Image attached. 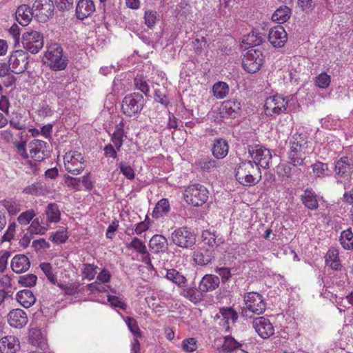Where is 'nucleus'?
I'll list each match as a JSON object with an SVG mask.
<instances>
[{"label":"nucleus","instance_id":"1","mask_svg":"<svg viewBox=\"0 0 353 353\" xmlns=\"http://www.w3.org/2000/svg\"><path fill=\"white\" fill-rule=\"evenodd\" d=\"M43 59L44 63L53 71L65 70L68 64V58L63 55V48L57 43L47 47Z\"/></svg>","mask_w":353,"mask_h":353},{"label":"nucleus","instance_id":"2","mask_svg":"<svg viewBox=\"0 0 353 353\" xmlns=\"http://www.w3.org/2000/svg\"><path fill=\"white\" fill-rule=\"evenodd\" d=\"M248 153L252 159L253 164L257 168L259 174V179H261V168L268 169L270 166L272 155L270 150L261 145H250Z\"/></svg>","mask_w":353,"mask_h":353},{"label":"nucleus","instance_id":"3","mask_svg":"<svg viewBox=\"0 0 353 353\" xmlns=\"http://www.w3.org/2000/svg\"><path fill=\"white\" fill-rule=\"evenodd\" d=\"M257 171L252 161H243L238 164L235 168V177L236 180L244 186H251L259 181L253 174Z\"/></svg>","mask_w":353,"mask_h":353},{"label":"nucleus","instance_id":"4","mask_svg":"<svg viewBox=\"0 0 353 353\" xmlns=\"http://www.w3.org/2000/svg\"><path fill=\"white\" fill-rule=\"evenodd\" d=\"M184 196L187 203L193 206L199 207L208 201L209 192L203 185L192 184L185 189Z\"/></svg>","mask_w":353,"mask_h":353},{"label":"nucleus","instance_id":"5","mask_svg":"<svg viewBox=\"0 0 353 353\" xmlns=\"http://www.w3.org/2000/svg\"><path fill=\"white\" fill-rule=\"evenodd\" d=\"M290 97L274 95L267 98L264 104L265 114L268 117H276L287 110Z\"/></svg>","mask_w":353,"mask_h":353},{"label":"nucleus","instance_id":"6","mask_svg":"<svg viewBox=\"0 0 353 353\" xmlns=\"http://www.w3.org/2000/svg\"><path fill=\"white\" fill-rule=\"evenodd\" d=\"M144 102L143 97L139 93L134 92L128 94L122 101V112L127 117L134 116L141 111Z\"/></svg>","mask_w":353,"mask_h":353},{"label":"nucleus","instance_id":"7","mask_svg":"<svg viewBox=\"0 0 353 353\" xmlns=\"http://www.w3.org/2000/svg\"><path fill=\"white\" fill-rule=\"evenodd\" d=\"M22 44L26 50L37 54L43 47V36L38 31L29 30L22 35Z\"/></svg>","mask_w":353,"mask_h":353},{"label":"nucleus","instance_id":"8","mask_svg":"<svg viewBox=\"0 0 353 353\" xmlns=\"http://www.w3.org/2000/svg\"><path fill=\"white\" fill-rule=\"evenodd\" d=\"M63 161L65 170L72 175H78L85 169L84 157L79 152L71 151L66 153Z\"/></svg>","mask_w":353,"mask_h":353},{"label":"nucleus","instance_id":"9","mask_svg":"<svg viewBox=\"0 0 353 353\" xmlns=\"http://www.w3.org/2000/svg\"><path fill=\"white\" fill-rule=\"evenodd\" d=\"M172 242L179 247L190 248L196 242V234L188 227H181L172 234Z\"/></svg>","mask_w":353,"mask_h":353},{"label":"nucleus","instance_id":"10","mask_svg":"<svg viewBox=\"0 0 353 353\" xmlns=\"http://www.w3.org/2000/svg\"><path fill=\"white\" fill-rule=\"evenodd\" d=\"M263 63V56L258 49H250L244 55L242 61L243 69L252 74L259 71Z\"/></svg>","mask_w":353,"mask_h":353},{"label":"nucleus","instance_id":"11","mask_svg":"<svg viewBox=\"0 0 353 353\" xmlns=\"http://www.w3.org/2000/svg\"><path fill=\"white\" fill-rule=\"evenodd\" d=\"M28 54L23 50H15L10 56L8 63L15 74L23 73L28 65Z\"/></svg>","mask_w":353,"mask_h":353},{"label":"nucleus","instance_id":"12","mask_svg":"<svg viewBox=\"0 0 353 353\" xmlns=\"http://www.w3.org/2000/svg\"><path fill=\"white\" fill-rule=\"evenodd\" d=\"M32 10L37 20L45 22L53 14L54 4L51 0H36Z\"/></svg>","mask_w":353,"mask_h":353},{"label":"nucleus","instance_id":"13","mask_svg":"<svg viewBox=\"0 0 353 353\" xmlns=\"http://www.w3.org/2000/svg\"><path fill=\"white\" fill-rule=\"evenodd\" d=\"M336 177L348 179L353 173V159L347 156L339 158L334 163Z\"/></svg>","mask_w":353,"mask_h":353},{"label":"nucleus","instance_id":"14","mask_svg":"<svg viewBox=\"0 0 353 353\" xmlns=\"http://www.w3.org/2000/svg\"><path fill=\"white\" fill-rule=\"evenodd\" d=\"M268 40L274 48H282L288 40L287 32L282 26H276L269 31Z\"/></svg>","mask_w":353,"mask_h":353},{"label":"nucleus","instance_id":"15","mask_svg":"<svg viewBox=\"0 0 353 353\" xmlns=\"http://www.w3.org/2000/svg\"><path fill=\"white\" fill-rule=\"evenodd\" d=\"M29 147L31 157L34 161L41 162L47 157V142L39 139H34L30 143Z\"/></svg>","mask_w":353,"mask_h":353},{"label":"nucleus","instance_id":"16","mask_svg":"<svg viewBox=\"0 0 353 353\" xmlns=\"http://www.w3.org/2000/svg\"><path fill=\"white\" fill-rule=\"evenodd\" d=\"M252 325L256 332L263 339H268L274 334L272 325L268 319L263 316L254 318Z\"/></svg>","mask_w":353,"mask_h":353},{"label":"nucleus","instance_id":"17","mask_svg":"<svg viewBox=\"0 0 353 353\" xmlns=\"http://www.w3.org/2000/svg\"><path fill=\"white\" fill-rule=\"evenodd\" d=\"M21 349L19 339L12 335L1 336L0 339L1 353H17Z\"/></svg>","mask_w":353,"mask_h":353},{"label":"nucleus","instance_id":"18","mask_svg":"<svg viewBox=\"0 0 353 353\" xmlns=\"http://www.w3.org/2000/svg\"><path fill=\"white\" fill-rule=\"evenodd\" d=\"M220 284V279L218 276L208 274L204 275L201 279L198 291L201 293H205L215 290Z\"/></svg>","mask_w":353,"mask_h":353},{"label":"nucleus","instance_id":"19","mask_svg":"<svg viewBox=\"0 0 353 353\" xmlns=\"http://www.w3.org/2000/svg\"><path fill=\"white\" fill-rule=\"evenodd\" d=\"M96 10L92 0H79L76 6L75 15L79 20H84L90 17Z\"/></svg>","mask_w":353,"mask_h":353},{"label":"nucleus","instance_id":"20","mask_svg":"<svg viewBox=\"0 0 353 353\" xmlns=\"http://www.w3.org/2000/svg\"><path fill=\"white\" fill-rule=\"evenodd\" d=\"M243 301L246 309H265V303L263 296L257 292H250L245 294Z\"/></svg>","mask_w":353,"mask_h":353},{"label":"nucleus","instance_id":"21","mask_svg":"<svg viewBox=\"0 0 353 353\" xmlns=\"http://www.w3.org/2000/svg\"><path fill=\"white\" fill-rule=\"evenodd\" d=\"M8 321L10 326L21 328L27 324L28 316L24 310H10Z\"/></svg>","mask_w":353,"mask_h":353},{"label":"nucleus","instance_id":"22","mask_svg":"<svg viewBox=\"0 0 353 353\" xmlns=\"http://www.w3.org/2000/svg\"><path fill=\"white\" fill-rule=\"evenodd\" d=\"M34 14L32 8L26 4L19 6L15 12L17 21L23 26L29 24Z\"/></svg>","mask_w":353,"mask_h":353},{"label":"nucleus","instance_id":"23","mask_svg":"<svg viewBox=\"0 0 353 353\" xmlns=\"http://www.w3.org/2000/svg\"><path fill=\"white\" fill-rule=\"evenodd\" d=\"M304 206L311 210H317L319 205L317 195L312 188H307L300 196Z\"/></svg>","mask_w":353,"mask_h":353},{"label":"nucleus","instance_id":"24","mask_svg":"<svg viewBox=\"0 0 353 353\" xmlns=\"http://www.w3.org/2000/svg\"><path fill=\"white\" fill-rule=\"evenodd\" d=\"M30 261L29 259L24 254H17L12 259V270L17 274L26 272L30 268Z\"/></svg>","mask_w":353,"mask_h":353},{"label":"nucleus","instance_id":"25","mask_svg":"<svg viewBox=\"0 0 353 353\" xmlns=\"http://www.w3.org/2000/svg\"><path fill=\"white\" fill-rule=\"evenodd\" d=\"M229 151L228 141L224 139H216L214 140L212 152L213 156L217 159H222L226 157Z\"/></svg>","mask_w":353,"mask_h":353},{"label":"nucleus","instance_id":"26","mask_svg":"<svg viewBox=\"0 0 353 353\" xmlns=\"http://www.w3.org/2000/svg\"><path fill=\"white\" fill-rule=\"evenodd\" d=\"M29 342L34 346L45 350L46 344V334L41 330L37 328H31L28 334Z\"/></svg>","mask_w":353,"mask_h":353},{"label":"nucleus","instance_id":"27","mask_svg":"<svg viewBox=\"0 0 353 353\" xmlns=\"http://www.w3.org/2000/svg\"><path fill=\"white\" fill-rule=\"evenodd\" d=\"M241 103L235 99H229L223 102L221 108V114L227 117H235L241 110Z\"/></svg>","mask_w":353,"mask_h":353},{"label":"nucleus","instance_id":"28","mask_svg":"<svg viewBox=\"0 0 353 353\" xmlns=\"http://www.w3.org/2000/svg\"><path fill=\"white\" fill-rule=\"evenodd\" d=\"M325 264L332 270H341L342 265L339 256V250L335 248H330L325 256Z\"/></svg>","mask_w":353,"mask_h":353},{"label":"nucleus","instance_id":"29","mask_svg":"<svg viewBox=\"0 0 353 353\" xmlns=\"http://www.w3.org/2000/svg\"><path fill=\"white\" fill-rule=\"evenodd\" d=\"M150 249L154 253L165 252L168 249V241L162 235H154L149 242Z\"/></svg>","mask_w":353,"mask_h":353},{"label":"nucleus","instance_id":"30","mask_svg":"<svg viewBox=\"0 0 353 353\" xmlns=\"http://www.w3.org/2000/svg\"><path fill=\"white\" fill-rule=\"evenodd\" d=\"M212 251L205 248H201L194 254V261L199 265H206L214 259Z\"/></svg>","mask_w":353,"mask_h":353},{"label":"nucleus","instance_id":"31","mask_svg":"<svg viewBox=\"0 0 353 353\" xmlns=\"http://www.w3.org/2000/svg\"><path fill=\"white\" fill-rule=\"evenodd\" d=\"M305 150L290 148L288 154L290 163L294 166L303 165L305 159Z\"/></svg>","mask_w":353,"mask_h":353},{"label":"nucleus","instance_id":"32","mask_svg":"<svg viewBox=\"0 0 353 353\" xmlns=\"http://www.w3.org/2000/svg\"><path fill=\"white\" fill-rule=\"evenodd\" d=\"M165 277L180 288L185 287L187 283L185 276L176 269L165 270Z\"/></svg>","mask_w":353,"mask_h":353},{"label":"nucleus","instance_id":"33","mask_svg":"<svg viewBox=\"0 0 353 353\" xmlns=\"http://www.w3.org/2000/svg\"><path fill=\"white\" fill-rule=\"evenodd\" d=\"M18 302L26 309L31 307L36 301L34 294L29 290H23L17 294Z\"/></svg>","mask_w":353,"mask_h":353},{"label":"nucleus","instance_id":"34","mask_svg":"<svg viewBox=\"0 0 353 353\" xmlns=\"http://www.w3.org/2000/svg\"><path fill=\"white\" fill-rule=\"evenodd\" d=\"M307 137L305 133H294L289 140L290 148L306 150L307 148Z\"/></svg>","mask_w":353,"mask_h":353},{"label":"nucleus","instance_id":"35","mask_svg":"<svg viewBox=\"0 0 353 353\" xmlns=\"http://www.w3.org/2000/svg\"><path fill=\"white\" fill-rule=\"evenodd\" d=\"M292 12L290 8L283 6L276 9L272 15V20L279 24L286 22L291 16Z\"/></svg>","mask_w":353,"mask_h":353},{"label":"nucleus","instance_id":"36","mask_svg":"<svg viewBox=\"0 0 353 353\" xmlns=\"http://www.w3.org/2000/svg\"><path fill=\"white\" fill-rule=\"evenodd\" d=\"M45 214L48 223H58L61 219V212L55 203H50L46 206Z\"/></svg>","mask_w":353,"mask_h":353},{"label":"nucleus","instance_id":"37","mask_svg":"<svg viewBox=\"0 0 353 353\" xmlns=\"http://www.w3.org/2000/svg\"><path fill=\"white\" fill-rule=\"evenodd\" d=\"M312 172L315 177L325 178L331 175L332 172L329 168L327 163L321 161H316L311 165Z\"/></svg>","mask_w":353,"mask_h":353},{"label":"nucleus","instance_id":"38","mask_svg":"<svg viewBox=\"0 0 353 353\" xmlns=\"http://www.w3.org/2000/svg\"><path fill=\"white\" fill-rule=\"evenodd\" d=\"M0 203L6 209L10 215H14L21 210V201L16 199H6L2 200Z\"/></svg>","mask_w":353,"mask_h":353},{"label":"nucleus","instance_id":"39","mask_svg":"<svg viewBox=\"0 0 353 353\" xmlns=\"http://www.w3.org/2000/svg\"><path fill=\"white\" fill-rule=\"evenodd\" d=\"M170 210V203L167 199H162L157 202L153 212L152 216L154 218H159L166 215Z\"/></svg>","mask_w":353,"mask_h":353},{"label":"nucleus","instance_id":"40","mask_svg":"<svg viewBox=\"0 0 353 353\" xmlns=\"http://www.w3.org/2000/svg\"><path fill=\"white\" fill-rule=\"evenodd\" d=\"M48 230V224H44L40 221L39 218H35L32 220V222L28 227V232L34 234H44Z\"/></svg>","mask_w":353,"mask_h":353},{"label":"nucleus","instance_id":"41","mask_svg":"<svg viewBox=\"0 0 353 353\" xmlns=\"http://www.w3.org/2000/svg\"><path fill=\"white\" fill-rule=\"evenodd\" d=\"M340 243L345 250L353 249V232L351 228L343 230L341 233Z\"/></svg>","mask_w":353,"mask_h":353},{"label":"nucleus","instance_id":"42","mask_svg":"<svg viewBox=\"0 0 353 353\" xmlns=\"http://www.w3.org/2000/svg\"><path fill=\"white\" fill-rule=\"evenodd\" d=\"M214 96L219 99L225 98L229 92L228 85L223 81H219L214 84L212 87Z\"/></svg>","mask_w":353,"mask_h":353},{"label":"nucleus","instance_id":"43","mask_svg":"<svg viewBox=\"0 0 353 353\" xmlns=\"http://www.w3.org/2000/svg\"><path fill=\"white\" fill-rule=\"evenodd\" d=\"M127 249H134L139 254H146L147 248L143 241L137 237H134L130 243H125Z\"/></svg>","mask_w":353,"mask_h":353},{"label":"nucleus","instance_id":"44","mask_svg":"<svg viewBox=\"0 0 353 353\" xmlns=\"http://www.w3.org/2000/svg\"><path fill=\"white\" fill-rule=\"evenodd\" d=\"M124 130L122 127L117 128L112 135L111 141L117 150H120L123 143Z\"/></svg>","mask_w":353,"mask_h":353},{"label":"nucleus","instance_id":"45","mask_svg":"<svg viewBox=\"0 0 353 353\" xmlns=\"http://www.w3.org/2000/svg\"><path fill=\"white\" fill-rule=\"evenodd\" d=\"M314 82L316 87L325 89L331 83V77L326 72H321L314 78Z\"/></svg>","mask_w":353,"mask_h":353},{"label":"nucleus","instance_id":"46","mask_svg":"<svg viewBox=\"0 0 353 353\" xmlns=\"http://www.w3.org/2000/svg\"><path fill=\"white\" fill-rule=\"evenodd\" d=\"M241 345L232 336H228L224 338V343L222 345L223 352H233L234 350H241L239 347Z\"/></svg>","mask_w":353,"mask_h":353},{"label":"nucleus","instance_id":"47","mask_svg":"<svg viewBox=\"0 0 353 353\" xmlns=\"http://www.w3.org/2000/svg\"><path fill=\"white\" fill-rule=\"evenodd\" d=\"M135 88L142 92L145 96L148 95L150 88L147 81L142 75L137 74L134 79Z\"/></svg>","mask_w":353,"mask_h":353},{"label":"nucleus","instance_id":"48","mask_svg":"<svg viewBox=\"0 0 353 353\" xmlns=\"http://www.w3.org/2000/svg\"><path fill=\"white\" fill-rule=\"evenodd\" d=\"M36 216L35 212L32 209H30L21 212L17 217V221L21 225H27Z\"/></svg>","mask_w":353,"mask_h":353},{"label":"nucleus","instance_id":"49","mask_svg":"<svg viewBox=\"0 0 353 353\" xmlns=\"http://www.w3.org/2000/svg\"><path fill=\"white\" fill-rule=\"evenodd\" d=\"M98 267L92 264H83V268L82 269L83 277L90 281L93 279L97 274V270Z\"/></svg>","mask_w":353,"mask_h":353},{"label":"nucleus","instance_id":"50","mask_svg":"<svg viewBox=\"0 0 353 353\" xmlns=\"http://www.w3.org/2000/svg\"><path fill=\"white\" fill-rule=\"evenodd\" d=\"M22 115L20 113H14L10 120V125L16 130L26 129V123L22 121Z\"/></svg>","mask_w":353,"mask_h":353},{"label":"nucleus","instance_id":"51","mask_svg":"<svg viewBox=\"0 0 353 353\" xmlns=\"http://www.w3.org/2000/svg\"><path fill=\"white\" fill-rule=\"evenodd\" d=\"M264 41V38L260 33L252 32L246 38V43L251 46H257L261 45Z\"/></svg>","mask_w":353,"mask_h":353},{"label":"nucleus","instance_id":"52","mask_svg":"<svg viewBox=\"0 0 353 353\" xmlns=\"http://www.w3.org/2000/svg\"><path fill=\"white\" fill-rule=\"evenodd\" d=\"M37 277L33 274L20 276L18 282L20 285L26 287H32L37 283Z\"/></svg>","mask_w":353,"mask_h":353},{"label":"nucleus","instance_id":"53","mask_svg":"<svg viewBox=\"0 0 353 353\" xmlns=\"http://www.w3.org/2000/svg\"><path fill=\"white\" fill-rule=\"evenodd\" d=\"M43 186L42 183L41 182H36L25 188L23 192L27 194L38 195L43 192Z\"/></svg>","mask_w":353,"mask_h":353},{"label":"nucleus","instance_id":"54","mask_svg":"<svg viewBox=\"0 0 353 353\" xmlns=\"http://www.w3.org/2000/svg\"><path fill=\"white\" fill-rule=\"evenodd\" d=\"M40 268L48 279L53 284L57 282V277L53 274L52 265L49 263H41Z\"/></svg>","mask_w":353,"mask_h":353},{"label":"nucleus","instance_id":"55","mask_svg":"<svg viewBox=\"0 0 353 353\" xmlns=\"http://www.w3.org/2000/svg\"><path fill=\"white\" fill-rule=\"evenodd\" d=\"M68 239V236L66 232L63 230L57 231L54 233H52L50 236V240L57 244L64 243Z\"/></svg>","mask_w":353,"mask_h":353},{"label":"nucleus","instance_id":"56","mask_svg":"<svg viewBox=\"0 0 353 353\" xmlns=\"http://www.w3.org/2000/svg\"><path fill=\"white\" fill-rule=\"evenodd\" d=\"M64 181L65 185L70 188H72L75 190H81V179L80 178H75L72 177L70 175H65L64 176Z\"/></svg>","mask_w":353,"mask_h":353},{"label":"nucleus","instance_id":"57","mask_svg":"<svg viewBox=\"0 0 353 353\" xmlns=\"http://www.w3.org/2000/svg\"><path fill=\"white\" fill-rule=\"evenodd\" d=\"M215 272L221 277L223 283H226L232 277L231 270L229 268H216Z\"/></svg>","mask_w":353,"mask_h":353},{"label":"nucleus","instance_id":"58","mask_svg":"<svg viewBox=\"0 0 353 353\" xmlns=\"http://www.w3.org/2000/svg\"><path fill=\"white\" fill-rule=\"evenodd\" d=\"M126 324L130 331L136 336H141V330L137 325V321L131 317H127L125 320Z\"/></svg>","mask_w":353,"mask_h":353},{"label":"nucleus","instance_id":"59","mask_svg":"<svg viewBox=\"0 0 353 353\" xmlns=\"http://www.w3.org/2000/svg\"><path fill=\"white\" fill-rule=\"evenodd\" d=\"M120 172L130 180L134 179V171L130 165H128L123 162L119 163Z\"/></svg>","mask_w":353,"mask_h":353},{"label":"nucleus","instance_id":"60","mask_svg":"<svg viewBox=\"0 0 353 353\" xmlns=\"http://www.w3.org/2000/svg\"><path fill=\"white\" fill-rule=\"evenodd\" d=\"M145 23L148 28H152L157 21V12L148 10L144 14Z\"/></svg>","mask_w":353,"mask_h":353},{"label":"nucleus","instance_id":"61","mask_svg":"<svg viewBox=\"0 0 353 353\" xmlns=\"http://www.w3.org/2000/svg\"><path fill=\"white\" fill-rule=\"evenodd\" d=\"M108 301L112 307H119V309H125L126 305L123 300L114 295H108Z\"/></svg>","mask_w":353,"mask_h":353},{"label":"nucleus","instance_id":"62","mask_svg":"<svg viewBox=\"0 0 353 353\" xmlns=\"http://www.w3.org/2000/svg\"><path fill=\"white\" fill-rule=\"evenodd\" d=\"M276 172L279 176L289 178L292 174V168L287 164H279L276 167Z\"/></svg>","mask_w":353,"mask_h":353},{"label":"nucleus","instance_id":"63","mask_svg":"<svg viewBox=\"0 0 353 353\" xmlns=\"http://www.w3.org/2000/svg\"><path fill=\"white\" fill-rule=\"evenodd\" d=\"M209 235L210 236L208 238L205 239V241H207L206 243H208L209 246L218 247L224 243V239L222 237H218L214 233L210 234Z\"/></svg>","mask_w":353,"mask_h":353},{"label":"nucleus","instance_id":"64","mask_svg":"<svg viewBox=\"0 0 353 353\" xmlns=\"http://www.w3.org/2000/svg\"><path fill=\"white\" fill-rule=\"evenodd\" d=\"M183 349L186 352H193L196 350V341L194 338L185 339L183 341Z\"/></svg>","mask_w":353,"mask_h":353}]
</instances>
